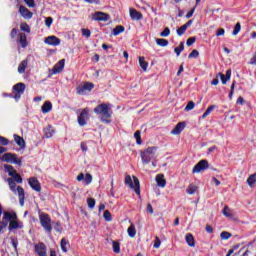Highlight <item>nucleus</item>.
<instances>
[{
  "label": "nucleus",
  "mask_w": 256,
  "mask_h": 256,
  "mask_svg": "<svg viewBox=\"0 0 256 256\" xmlns=\"http://www.w3.org/2000/svg\"><path fill=\"white\" fill-rule=\"evenodd\" d=\"M94 113H96V115H100L101 116V121L103 123H111V108H109V104H99L97 107L94 108Z\"/></svg>",
  "instance_id": "1"
},
{
  "label": "nucleus",
  "mask_w": 256,
  "mask_h": 256,
  "mask_svg": "<svg viewBox=\"0 0 256 256\" xmlns=\"http://www.w3.org/2000/svg\"><path fill=\"white\" fill-rule=\"evenodd\" d=\"M124 183L125 185H128L130 189H133L136 195H141V185L139 183V178H137V176H133V179H131V175H126Z\"/></svg>",
  "instance_id": "2"
},
{
  "label": "nucleus",
  "mask_w": 256,
  "mask_h": 256,
  "mask_svg": "<svg viewBox=\"0 0 256 256\" xmlns=\"http://www.w3.org/2000/svg\"><path fill=\"white\" fill-rule=\"evenodd\" d=\"M155 153H157V147H148L146 150L142 151L140 157L142 159V163L147 165L151 163V159H155Z\"/></svg>",
  "instance_id": "3"
},
{
  "label": "nucleus",
  "mask_w": 256,
  "mask_h": 256,
  "mask_svg": "<svg viewBox=\"0 0 256 256\" xmlns=\"http://www.w3.org/2000/svg\"><path fill=\"white\" fill-rule=\"evenodd\" d=\"M39 221L41 227H43L46 233H51V231H53V226L51 225V216H49V214L43 212L39 213Z\"/></svg>",
  "instance_id": "4"
},
{
  "label": "nucleus",
  "mask_w": 256,
  "mask_h": 256,
  "mask_svg": "<svg viewBox=\"0 0 256 256\" xmlns=\"http://www.w3.org/2000/svg\"><path fill=\"white\" fill-rule=\"evenodd\" d=\"M93 89H95V84L84 82L82 85L76 87V92L78 95H87V93H91Z\"/></svg>",
  "instance_id": "5"
},
{
  "label": "nucleus",
  "mask_w": 256,
  "mask_h": 256,
  "mask_svg": "<svg viewBox=\"0 0 256 256\" xmlns=\"http://www.w3.org/2000/svg\"><path fill=\"white\" fill-rule=\"evenodd\" d=\"M1 161L4 163H14L15 165H21V159L17 158V154L9 152L2 156Z\"/></svg>",
  "instance_id": "6"
},
{
  "label": "nucleus",
  "mask_w": 256,
  "mask_h": 256,
  "mask_svg": "<svg viewBox=\"0 0 256 256\" xmlns=\"http://www.w3.org/2000/svg\"><path fill=\"white\" fill-rule=\"evenodd\" d=\"M13 91H15L14 99L19 101L21 99V95L25 93V83L20 82L13 86Z\"/></svg>",
  "instance_id": "7"
},
{
  "label": "nucleus",
  "mask_w": 256,
  "mask_h": 256,
  "mask_svg": "<svg viewBox=\"0 0 256 256\" xmlns=\"http://www.w3.org/2000/svg\"><path fill=\"white\" fill-rule=\"evenodd\" d=\"M209 167V162L207 160H200L193 168L192 173H201L206 171Z\"/></svg>",
  "instance_id": "8"
},
{
  "label": "nucleus",
  "mask_w": 256,
  "mask_h": 256,
  "mask_svg": "<svg viewBox=\"0 0 256 256\" xmlns=\"http://www.w3.org/2000/svg\"><path fill=\"white\" fill-rule=\"evenodd\" d=\"M89 119V108H84L80 115L78 116V123L81 127L87 125V120Z\"/></svg>",
  "instance_id": "9"
},
{
  "label": "nucleus",
  "mask_w": 256,
  "mask_h": 256,
  "mask_svg": "<svg viewBox=\"0 0 256 256\" xmlns=\"http://www.w3.org/2000/svg\"><path fill=\"white\" fill-rule=\"evenodd\" d=\"M34 251L38 256H47V246L43 242L35 244Z\"/></svg>",
  "instance_id": "10"
},
{
  "label": "nucleus",
  "mask_w": 256,
  "mask_h": 256,
  "mask_svg": "<svg viewBox=\"0 0 256 256\" xmlns=\"http://www.w3.org/2000/svg\"><path fill=\"white\" fill-rule=\"evenodd\" d=\"M28 184L30 185L31 189H33V191L40 193L41 183H39V180L37 178H35V177L29 178Z\"/></svg>",
  "instance_id": "11"
},
{
  "label": "nucleus",
  "mask_w": 256,
  "mask_h": 256,
  "mask_svg": "<svg viewBox=\"0 0 256 256\" xmlns=\"http://www.w3.org/2000/svg\"><path fill=\"white\" fill-rule=\"evenodd\" d=\"M93 21H109V14L104 12H96L92 16Z\"/></svg>",
  "instance_id": "12"
},
{
  "label": "nucleus",
  "mask_w": 256,
  "mask_h": 256,
  "mask_svg": "<svg viewBox=\"0 0 256 256\" xmlns=\"http://www.w3.org/2000/svg\"><path fill=\"white\" fill-rule=\"evenodd\" d=\"M45 43L47 45H52L53 47H57L58 45H61V39L57 38L56 36H48L45 39Z\"/></svg>",
  "instance_id": "13"
},
{
  "label": "nucleus",
  "mask_w": 256,
  "mask_h": 256,
  "mask_svg": "<svg viewBox=\"0 0 256 256\" xmlns=\"http://www.w3.org/2000/svg\"><path fill=\"white\" fill-rule=\"evenodd\" d=\"M63 69H65V59H62L60 61H58L54 67H53V74L57 75V73H61V71H63Z\"/></svg>",
  "instance_id": "14"
},
{
  "label": "nucleus",
  "mask_w": 256,
  "mask_h": 256,
  "mask_svg": "<svg viewBox=\"0 0 256 256\" xmlns=\"http://www.w3.org/2000/svg\"><path fill=\"white\" fill-rule=\"evenodd\" d=\"M19 13L22 15V17H24V19H31V17H33V13H31L29 9L23 5L19 7Z\"/></svg>",
  "instance_id": "15"
},
{
  "label": "nucleus",
  "mask_w": 256,
  "mask_h": 256,
  "mask_svg": "<svg viewBox=\"0 0 256 256\" xmlns=\"http://www.w3.org/2000/svg\"><path fill=\"white\" fill-rule=\"evenodd\" d=\"M130 17L133 21H141V19H143V14L136 9L130 8Z\"/></svg>",
  "instance_id": "16"
},
{
  "label": "nucleus",
  "mask_w": 256,
  "mask_h": 256,
  "mask_svg": "<svg viewBox=\"0 0 256 256\" xmlns=\"http://www.w3.org/2000/svg\"><path fill=\"white\" fill-rule=\"evenodd\" d=\"M191 25H193V20H189L187 24H184L180 28H178L177 35H179V37H181L182 35H185V31H187V29H189Z\"/></svg>",
  "instance_id": "17"
},
{
  "label": "nucleus",
  "mask_w": 256,
  "mask_h": 256,
  "mask_svg": "<svg viewBox=\"0 0 256 256\" xmlns=\"http://www.w3.org/2000/svg\"><path fill=\"white\" fill-rule=\"evenodd\" d=\"M183 129H185V122H180L172 129L171 135H181Z\"/></svg>",
  "instance_id": "18"
},
{
  "label": "nucleus",
  "mask_w": 256,
  "mask_h": 256,
  "mask_svg": "<svg viewBox=\"0 0 256 256\" xmlns=\"http://www.w3.org/2000/svg\"><path fill=\"white\" fill-rule=\"evenodd\" d=\"M16 191L19 195V203L21 207H23V205H25V190L23 189V187L18 186Z\"/></svg>",
  "instance_id": "19"
},
{
  "label": "nucleus",
  "mask_w": 256,
  "mask_h": 256,
  "mask_svg": "<svg viewBox=\"0 0 256 256\" xmlns=\"http://www.w3.org/2000/svg\"><path fill=\"white\" fill-rule=\"evenodd\" d=\"M18 42L20 43L22 49H25V47H27V35L25 33H19Z\"/></svg>",
  "instance_id": "20"
},
{
  "label": "nucleus",
  "mask_w": 256,
  "mask_h": 256,
  "mask_svg": "<svg viewBox=\"0 0 256 256\" xmlns=\"http://www.w3.org/2000/svg\"><path fill=\"white\" fill-rule=\"evenodd\" d=\"M156 182L158 187H165L167 185V180H165V176L163 174H158L156 176Z\"/></svg>",
  "instance_id": "21"
},
{
  "label": "nucleus",
  "mask_w": 256,
  "mask_h": 256,
  "mask_svg": "<svg viewBox=\"0 0 256 256\" xmlns=\"http://www.w3.org/2000/svg\"><path fill=\"white\" fill-rule=\"evenodd\" d=\"M218 75L222 81V84L225 85L227 83V81H229V79H231V69H228L226 71V75H224L222 73H219Z\"/></svg>",
  "instance_id": "22"
},
{
  "label": "nucleus",
  "mask_w": 256,
  "mask_h": 256,
  "mask_svg": "<svg viewBox=\"0 0 256 256\" xmlns=\"http://www.w3.org/2000/svg\"><path fill=\"white\" fill-rule=\"evenodd\" d=\"M15 221L17 220L16 213L4 212L3 221Z\"/></svg>",
  "instance_id": "23"
},
{
  "label": "nucleus",
  "mask_w": 256,
  "mask_h": 256,
  "mask_svg": "<svg viewBox=\"0 0 256 256\" xmlns=\"http://www.w3.org/2000/svg\"><path fill=\"white\" fill-rule=\"evenodd\" d=\"M14 141L17 143L19 147H21V149H25V140L23 139V137L14 134Z\"/></svg>",
  "instance_id": "24"
},
{
  "label": "nucleus",
  "mask_w": 256,
  "mask_h": 256,
  "mask_svg": "<svg viewBox=\"0 0 256 256\" xmlns=\"http://www.w3.org/2000/svg\"><path fill=\"white\" fill-rule=\"evenodd\" d=\"M53 133H55V130H53V127L51 125H48L44 129V135H45L46 139H51V137H53Z\"/></svg>",
  "instance_id": "25"
},
{
  "label": "nucleus",
  "mask_w": 256,
  "mask_h": 256,
  "mask_svg": "<svg viewBox=\"0 0 256 256\" xmlns=\"http://www.w3.org/2000/svg\"><path fill=\"white\" fill-rule=\"evenodd\" d=\"M41 109H42V113H49L51 109H53V104L50 101H46L42 105Z\"/></svg>",
  "instance_id": "26"
},
{
  "label": "nucleus",
  "mask_w": 256,
  "mask_h": 256,
  "mask_svg": "<svg viewBox=\"0 0 256 256\" xmlns=\"http://www.w3.org/2000/svg\"><path fill=\"white\" fill-rule=\"evenodd\" d=\"M27 65H29V62L27 61V59L23 60L19 66H18V73H20V75H23V73H25V69H27Z\"/></svg>",
  "instance_id": "27"
},
{
  "label": "nucleus",
  "mask_w": 256,
  "mask_h": 256,
  "mask_svg": "<svg viewBox=\"0 0 256 256\" xmlns=\"http://www.w3.org/2000/svg\"><path fill=\"white\" fill-rule=\"evenodd\" d=\"M23 227L22 224H19V222L16 220H11L9 223V231H13V229H21Z\"/></svg>",
  "instance_id": "28"
},
{
  "label": "nucleus",
  "mask_w": 256,
  "mask_h": 256,
  "mask_svg": "<svg viewBox=\"0 0 256 256\" xmlns=\"http://www.w3.org/2000/svg\"><path fill=\"white\" fill-rule=\"evenodd\" d=\"M186 243L189 245V247H194L195 246V238L193 237V234L188 233L186 234Z\"/></svg>",
  "instance_id": "29"
},
{
  "label": "nucleus",
  "mask_w": 256,
  "mask_h": 256,
  "mask_svg": "<svg viewBox=\"0 0 256 256\" xmlns=\"http://www.w3.org/2000/svg\"><path fill=\"white\" fill-rule=\"evenodd\" d=\"M7 183L9 185V189L13 191V193H17V184L15 183V180L13 178H8Z\"/></svg>",
  "instance_id": "30"
},
{
  "label": "nucleus",
  "mask_w": 256,
  "mask_h": 256,
  "mask_svg": "<svg viewBox=\"0 0 256 256\" xmlns=\"http://www.w3.org/2000/svg\"><path fill=\"white\" fill-rule=\"evenodd\" d=\"M4 169L7 171V173L10 175V177H13L15 174H17V170L11 165H4Z\"/></svg>",
  "instance_id": "31"
},
{
  "label": "nucleus",
  "mask_w": 256,
  "mask_h": 256,
  "mask_svg": "<svg viewBox=\"0 0 256 256\" xmlns=\"http://www.w3.org/2000/svg\"><path fill=\"white\" fill-rule=\"evenodd\" d=\"M127 233L129 235V237H135V235H137V229H135V225L131 224L128 229H127Z\"/></svg>",
  "instance_id": "32"
},
{
  "label": "nucleus",
  "mask_w": 256,
  "mask_h": 256,
  "mask_svg": "<svg viewBox=\"0 0 256 256\" xmlns=\"http://www.w3.org/2000/svg\"><path fill=\"white\" fill-rule=\"evenodd\" d=\"M197 189H199V187L195 186L194 184H190L186 190V193H188V195H195V193H197Z\"/></svg>",
  "instance_id": "33"
},
{
  "label": "nucleus",
  "mask_w": 256,
  "mask_h": 256,
  "mask_svg": "<svg viewBox=\"0 0 256 256\" xmlns=\"http://www.w3.org/2000/svg\"><path fill=\"white\" fill-rule=\"evenodd\" d=\"M139 65L143 71H147V67H149V63L145 61V57H139Z\"/></svg>",
  "instance_id": "34"
},
{
  "label": "nucleus",
  "mask_w": 256,
  "mask_h": 256,
  "mask_svg": "<svg viewBox=\"0 0 256 256\" xmlns=\"http://www.w3.org/2000/svg\"><path fill=\"white\" fill-rule=\"evenodd\" d=\"M255 183H256V173L250 175L247 179V184L249 185V187H255Z\"/></svg>",
  "instance_id": "35"
},
{
  "label": "nucleus",
  "mask_w": 256,
  "mask_h": 256,
  "mask_svg": "<svg viewBox=\"0 0 256 256\" xmlns=\"http://www.w3.org/2000/svg\"><path fill=\"white\" fill-rule=\"evenodd\" d=\"M222 213L225 217H228L229 219L233 218V213L231 212V208H229V206H225Z\"/></svg>",
  "instance_id": "36"
},
{
  "label": "nucleus",
  "mask_w": 256,
  "mask_h": 256,
  "mask_svg": "<svg viewBox=\"0 0 256 256\" xmlns=\"http://www.w3.org/2000/svg\"><path fill=\"white\" fill-rule=\"evenodd\" d=\"M185 50V44L181 42L178 47L174 48V53H176L177 57L181 55V52Z\"/></svg>",
  "instance_id": "37"
},
{
  "label": "nucleus",
  "mask_w": 256,
  "mask_h": 256,
  "mask_svg": "<svg viewBox=\"0 0 256 256\" xmlns=\"http://www.w3.org/2000/svg\"><path fill=\"white\" fill-rule=\"evenodd\" d=\"M156 44L159 45L160 47H167V45H169V40L158 38L156 39Z\"/></svg>",
  "instance_id": "38"
},
{
  "label": "nucleus",
  "mask_w": 256,
  "mask_h": 256,
  "mask_svg": "<svg viewBox=\"0 0 256 256\" xmlns=\"http://www.w3.org/2000/svg\"><path fill=\"white\" fill-rule=\"evenodd\" d=\"M112 247H113L114 253H121V244H119V242L113 241Z\"/></svg>",
  "instance_id": "39"
},
{
  "label": "nucleus",
  "mask_w": 256,
  "mask_h": 256,
  "mask_svg": "<svg viewBox=\"0 0 256 256\" xmlns=\"http://www.w3.org/2000/svg\"><path fill=\"white\" fill-rule=\"evenodd\" d=\"M60 245L63 253H67V245H69V242H67L65 238H62Z\"/></svg>",
  "instance_id": "40"
},
{
  "label": "nucleus",
  "mask_w": 256,
  "mask_h": 256,
  "mask_svg": "<svg viewBox=\"0 0 256 256\" xmlns=\"http://www.w3.org/2000/svg\"><path fill=\"white\" fill-rule=\"evenodd\" d=\"M215 109V105H211L207 108V110L203 113L202 119H205L208 115H211V112Z\"/></svg>",
  "instance_id": "41"
},
{
  "label": "nucleus",
  "mask_w": 256,
  "mask_h": 256,
  "mask_svg": "<svg viewBox=\"0 0 256 256\" xmlns=\"http://www.w3.org/2000/svg\"><path fill=\"white\" fill-rule=\"evenodd\" d=\"M123 31H125V27L118 25L114 28L113 30V34L114 35H119L120 33H123Z\"/></svg>",
  "instance_id": "42"
},
{
  "label": "nucleus",
  "mask_w": 256,
  "mask_h": 256,
  "mask_svg": "<svg viewBox=\"0 0 256 256\" xmlns=\"http://www.w3.org/2000/svg\"><path fill=\"white\" fill-rule=\"evenodd\" d=\"M20 29L21 31H25L26 33H31V27H29V24L27 23H21Z\"/></svg>",
  "instance_id": "43"
},
{
  "label": "nucleus",
  "mask_w": 256,
  "mask_h": 256,
  "mask_svg": "<svg viewBox=\"0 0 256 256\" xmlns=\"http://www.w3.org/2000/svg\"><path fill=\"white\" fill-rule=\"evenodd\" d=\"M134 137H135V139H136V143H137V145H141V143H142V141H141V131H136L135 133H134Z\"/></svg>",
  "instance_id": "44"
},
{
  "label": "nucleus",
  "mask_w": 256,
  "mask_h": 256,
  "mask_svg": "<svg viewBox=\"0 0 256 256\" xmlns=\"http://www.w3.org/2000/svg\"><path fill=\"white\" fill-rule=\"evenodd\" d=\"M241 31V23H236L234 26V30L232 32V35H239V32Z\"/></svg>",
  "instance_id": "45"
},
{
  "label": "nucleus",
  "mask_w": 256,
  "mask_h": 256,
  "mask_svg": "<svg viewBox=\"0 0 256 256\" xmlns=\"http://www.w3.org/2000/svg\"><path fill=\"white\" fill-rule=\"evenodd\" d=\"M195 109V102L189 101L188 104L186 105L184 111H191Z\"/></svg>",
  "instance_id": "46"
},
{
  "label": "nucleus",
  "mask_w": 256,
  "mask_h": 256,
  "mask_svg": "<svg viewBox=\"0 0 256 256\" xmlns=\"http://www.w3.org/2000/svg\"><path fill=\"white\" fill-rule=\"evenodd\" d=\"M220 237L221 239L223 240H227V239H230V237H232V234L227 232V231H223L221 234H220Z\"/></svg>",
  "instance_id": "47"
},
{
  "label": "nucleus",
  "mask_w": 256,
  "mask_h": 256,
  "mask_svg": "<svg viewBox=\"0 0 256 256\" xmlns=\"http://www.w3.org/2000/svg\"><path fill=\"white\" fill-rule=\"evenodd\" d=\"M84 181H85L86 185H91V183L93 181V176H91V174H86L84 177Z\"/></svg>",
  "instance_id": "48"
},
{
  "label": "nucleus",
  "mask_w": 256,
  "mask_h": 256,
  "mask_svg": "<svg viewBox=\"0 0 256 256\" xmlns=\"http://www.w3.org/2000/svg\"><path fill=\"white\" fill-rule=\"evenodd\" d=\"M87 205L90 209H94L95 208V199L93 198H88L87 199Z\"/></svg>",
  "instance_id": "49"
},
{
  "label": "nucleus",
  "mask_w": 256,
  "mask_h": 256,
  "mask_svg": "<svg viewBox=\"0 0 256 256\" xmlns=\"http://www.w3.org/2000/svg\"><path fill=\"white\" fill-rule=\"evenodd\" d=\"M170 34H171V30L166 27V28L160 33V37H169Z\"/></svg>",
  "instance_id": "50"
},
{
  "label": "nucleus",
  "mask_w": 256,
  "mask_h": 256,
  "mask_svg": "<svg viewBox=\"0 0 256 256\" xmlns=\"http://www.w3.org/2000/svg\"><path fill=\"white\" fill-rule=\"evenodd\" d=\"M197 57H199V51H197V50H193V51L188 55V58H189V59H197Z\"/></svg>",
  "instance_id": "51"
},
{
  "label": "nucleus",
  "mask_w": 256,
  "mask_h": 256,
  "mask_svg": "<svg viewBox=\"0 0 256 256\" xmlns=\"http://www.w3.org/2000/svg\"><path fill=\"white\" fill-rule=\"evenodd\" d=\"M12 178L14 179V181H16V183H23V178L18 173L12 176Z\"/></svg>",
  "instance_id": "52"
},
{
  "label": "nucleus",
  "mask_w": 256,
  "mask_h": 256,
  "mask_svg": "<svg viewBox=\"0 0 256 256\" xmlns=\"http://www.w3.org/2000/svg\"><path fill=\"white\" fill-rule=\"evenodd\" d=\"M103 217L106 221H111V212H109V210L104 211Z\"/></svg>",
  "instance_id": "53"
},
{
  "label": "nucleus",
  "mask_w": 256,
  "mask_h": 256,
  "mask_svg": "<svg viewBox=\"0 0 256 256\" xmlns=\"http://www.w3.org/2000/svg\"><path fill=\"white\" fill-rule=\"evenodd\" d=\"M195 41H197V38H195V37H190V38L187 39L186 45H187L188 47H191V45H193V43H195Z\"/></svg>",
  "instance_id": "54"
},
{
  "label": "nucleus",
  "mask_w": 256,
  "mask_h": 256,
  "mask_svg": "<svg viewBox=\"0 0 256 256\" xmlns=\"http://www.w3.org/2000/svg\"><path fill=\"white\" fill-rule=\"evenodd\" d=\"M82 35L83 37H87V38L91 37V30L83 28Z\"/></svg>",
  "instance_id": "55"
},
{
  "label": "nucleus",
  "mask_w": 256,
  "mask_h": 256,
  "mask_svg": "<svg viewBox=\"0 0 256 256\" xmlns=\"http://www.w3.org/2000/svg\"><path fill=\"white\" fill-rule=\"evenodd\" d=\"M45 25H46V27H51V25H53V18L52 17H47L45 19Z\"/></svg>",
  "instance_id": "56"
},
{
  "label": "nucleus",
  "mask_w": 256,
  "mask_h": 256,
  "mask_svg": "<svg viewBox=\"0 0 256 256\" xmlns=\"http://www.w3.org/2000/svg\"><path fill=\"white\" fill-rule=\"evenodd\" d=\"M17 33H19V30L17 28H13L10 33L11 39H15V37H17Z\"/></svg>",
  "instance_id": "57"
},
{
  "label": "nucleus",
  "mask_w": 256,
  "mask_h": 256,
  "mask_svg": "<svg viewBox=\"0 0 256 256\" xmlns=\"http://www.w3.org/2000/svg\"><path fill=\"white\" fill-rule=\"evenodd\" d=\"M0 145H9V140H7V138L0 136Z\"/></svg>",
  "instance_id": "58"
},
{
  "label": "nucleus",
  "mask_w": 256,
  "mask_h": 256,
  "mask_svg": "<svg viewBox=\"0 0 256 256\" xmlns=\"http://www.w3.org/2000/svg\"><path fill=\"white\" fill-rule=\"evenodd\" d=\"M233 93H235V82H233L231 85L229 99H233Z\"/></svg>",
  "instance_id": "59"
},
{
  "label": "nucleus",
  "mask_w": 256,
  "mask_h": 256,
  "mask_svg": "<svg viewBox=\"0 0 256 256\" xmlns=\"http://www.w3.org/2000/svg\"><path fill=\"white\" fill-rule=\"evenodd\" d=\"M159 247H161V240L159 239V237H156L154 242V248L159 249Z\"/></svg>",
  "instance_id": "60"
},
{
  "label": "nucleus",
  "mask_w": 256,
  "mask_h": 256,
  "mask_svg": "<svg viewBox=\"0 0 256 256\" xmlns=\"http://www.w3.org/2000/svg\"><path fill=\"white\" fill-rule=\"evenodd\" d=\"M28 7H35V0H24Z\"/></svg>",
  "instance_id": "61"
},
{
  "label": "nucleus",
  "mask_w": 256,
  "mask_h": 256,
  "mask_svg": "<svg viewBox=\"0 0 256 256\" xmlns=\"http://www.w3.org/2000/svg\"><path fill=\"white\" fill-rule=\"evenodd\" d=\"M223 35H225V29L219 28V29L217 30V32H216V36H217V37H221V36H223Z\"/></svg>",
  "instance_id": "62"
},
{
  "label": "nucleus",
  "mask_w": 256,
  "mask_h": 256,
  "mask_svg": "<svg viewBox=\"0 0 256 256\" xmlns=\"http://www.w3.org/2000/svg\"><path fill=\"white\" fill-rule=\"evenodd\" d=\"M146 211L147 213H150V215H153V206L151 204H148Z\"/></svg>",
  "instance_id": "63"
},
{
  "label": "nucleus",
  "mask_w": 256,
  "mask_h": 256,
  "mask_svg": "<svg viewBox=\"0 0 256 256\" xmlns=\"http://www.w3.org/2000/svg\"><path fill=\"white\" fill-rule=\"evenodd\" d=\"M250 65H256V52L253 54L252 58L250 59Z\"/></svg>",
  "instance_id": "64"
}]
</instances>
